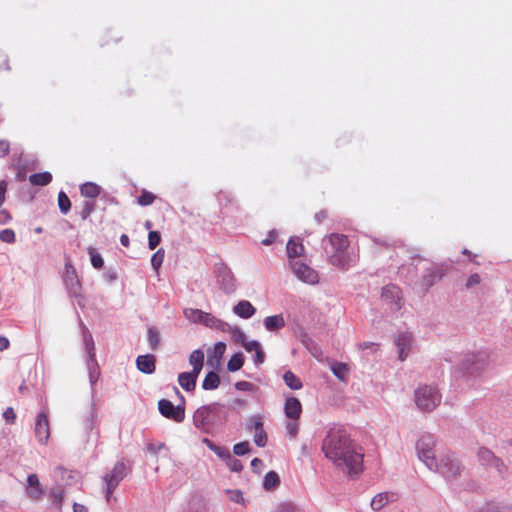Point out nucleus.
<instances>
[{"label": "nucleus", "instance_id": "obj_22", "mask_svg": "<svg viewBox=\"0 0 512 512\" xmlns=\"http://www.w3.org/2000/svg\"><path fill=\"white\" fill-rule=\"evenodd\" d=\"M86 365L89 374V381L91 386H94L100 376V367L98 365L96 355L87 356Z\"/></svg>", "mask_w": 512, "mask_h": 512}, {"label": "nucleus", "instance_id": "obj_4", "mask_svg": "<svg viewBox=\"0 0 512 512\" xmlns=\"http://www.w3.org/2000/svg\"><path fill=\"white\" fill-rule=\"evenodd\" d=\"M489 363V354L486 351L467 353L463 356L459 370L466 379L479 377Z\"/></svg>", "mask_w": 512, "mask_h": 512}, {"label": "nucleus", "instance_id": "obj_34", "mask_svg": "<svg viewBox=\"0 0 512 512\" xmlns=\"http://www.w3.org/2000/svg\"><path fill=\"white\" fill-rule=\"evenodd\" d=\"M280 484L279 475L275 471H269L266 473L263 479V487L265 490H273Z\"/></svg>", "mask_w": 512, "mask_h": 512}, {"label": "nucleus", "instance_id": "obj_2", "mask_svg": "<svg viewBox=\"0 0 512 512\" xmlns=\"http://www.w3.org/2000/svg\"><path fill=\"white\" fill-rule=\"evenodd\" d=\"M228 414L225 406L213 402L199 407L193 414L194 426L204 433H210L215 427L227 421Z\"/></svg>", "mask_w": 512, "mask_h": 512}, {"label": "nucleus", "instance_id": "obj_1", "mask_svg": "<svg viewBox=\"0 0 512 512\" xmlns=\"http://www.w3.org/2000/svg\"><path fill=\"white\" fill-rule=\"evenodd\" d=\"M325 457L349 478H355L363 470V453L343 427H332L327 431L321 447Z\"/></svg>", "mask_w": 512, "mask_h": 512}, {"label": "nucleus", "instance_id": "obj_21", "mask_svg": "<svg viewBox=\"0 0 512 512\" xmlns=\"http://www.w3.org/2000/svg\"><path fill=\"white\" fill-rule=\"evenodd\" d=\"M27 484H28V488H27L28 496L33 500L39 499L42 494V489L40 487V482H39L38 476L36 474L28 475Z\"/></svg>", "mask_w": 512, "mask_h": 512}, {"label": "nucleus", "instance_id": "obj_57", "mask_svg": "<svg viewBox=\"0 0 512 512\" xmlns=\"http://www.w3.org/2000/svg\"><path fill=\"white\" fill-rule=\"evenodd\" d=\"M486 512H512V507L502 504H491Z\"/></svg>", "mask_w": 512, "mask_h": 512}, {"label": "nucleus", "instance_id": "obj_55", "mask_svg": "<svg viewBox=\"0 0 512 512\" xmlns=\"http://www.w3.org/2000/svg\"><path fill=\"white\" fill-rule=\"evenodd\" d=\"M225 461L231 471H233V472H241L242 471L243 465H242L241 461L238 460L237 458H234L231 454H230V458H227Z\"/></svg>", "mask_w": 512, "mask_h": 512}, {"label": "nucleus", "instance_id": "obj_3", "mask_svg": "<svg viewBox=\"0 0 512 512\" xmlns=\"http://www.w3.org/2000/svg\"><path fill=\"white\" fill-rule=\"evenodd\" d=\"M328 246H325V252L329 257V262L338 268L347 269L351 264V258L347 253L349 240L343 234L332 233L328 236Z\"/></svg>", "mask_w": 512, "mask_h": 512}, {"label": "nucleus", "instance_id": "obj_23", "mask_svg": "<svg viewBox=\"0 0 512 512\" xmlns=\"http://www.w3.org/2000/svg\"><path fill=\"white\" fill-rule=\"evenodd\" d=\"M394 494L389 492H381L375 495L371 500V508L374 511L381 510L390 501H393Z\"/></svg>", "mask_w": 512, "mask_h": 512}, {"label": "nucleus", "instance_id": "obj_6", "mask_svg": "<svg viewBox=\"0 0 512 512\" xmlns=\"http://www.w3.org/2000/svg\"><path fill=\"white\" fill-rule=\"evenodd\" d=\"M429 470L440 473L447 480H455L460 476L462 466L455 458L454 454L448 452L439 456V459L437 460V469Z\"/></svg>", "mask_w": 512, "mask_h": 512}, {"label": "nucleus", "instance_id": "obj_41", "mask_svg": "<svg viewBox=\"0 0 512 512\" xmlns=\"http://www.w3.org/2000/svg\"><path fill=\"white\" fill-rule=\"evenodd\" d=\"M56 474L60 477L62 481H65L66 484L71 485L73 482H76L77 473L73 471H69L63 467H57L55 470Z\"/></svg>", "mask_w": 512, "mask_h": 512}, {"label": "nucleus", "instance_id": "obj_5", "mask_svg": "<svg viewBox=\"0 0 512 512\" xmlns=\"http://www.w3.org/2000/svg\"><path fill=\"white\" fill-rule=\"evenodd\" d=\"M435 446V440L430 434L422 435L416 442L417 456L428 469H437Z\"/></svg>", "mask_w": 512, "mask_h": 512}, {"label": "nucleus", "instance_id": "obj_26", "mask_svg": "<svg viewBox=\"0 0 512 512\" xmlns=\"http://www.w3.org/2000/svg\"><path fill=\"white\" fill-rule=\"evenodd\" d=\"M147 340L151 350H158L161 343V335L159 330L155 326H149L147 328Z\"/></svg>", "mask_w": 512, "mask_h": 512}, {"label": "nucleus", "instance_id": "obj_8", "mask_svg": "<svg viewBox=\"0 0 512 512\" xmlns=\"http://www.w3.org/2000/svg\"><path fill=\"white\" fill-rule=\"evenodd\" d=\"M127 475V467L123 461H118L111 472L106 473L103 476V481L105 483V498L107 503L110 502V499L113 495L114 490L120 484V482Z\"/></svg>", "mask_w": 512, "mask_h": 512}, {"label": "nucleus", "instance_id": "obj_15", "mask_svg": "<svg viewBox=\"0 0 512 512\" xmlns=\"http://www.w3.org/2000/svg\"><path fill=\"white\" fill-rule=\"evenodd\" d=\"M477 457L483 466L494 468L499 473H501L505 467L503 461L486 447H480L478 449Z\"/></svg>", "mask_w": 512, "mask_h": 512}, {"label": "nucleus", "instance_id": "obj_64", "mask_svg": "<svg viewBox=\"0 0 512 512\" xmlns=\"http://www.w3.org/2000/svg\"><path fill=\"white\" fill-rule=\"evenodd\" d=\"M295 506H293L291 503H283L276 509L275 512H294Z\"/></svg>", "mask_w": 512, "mask_h": 512}, {"label": "nucleus", "instance_id": "obj_47", "mask_svg": "<svg viewBox=\"0 0 512 512\" xmlns=\"http://www.w3.org/2000/svg\"><path fill=\"white\" fill-rule=\"evenodd\" d=\"M189 363L193 366L204 365V353L200 349L194 350L189 356Z\"/></svg>", "mask_w": 512, "mask_h": 512}, {"label": "nucleus", "instance_id": "obj_14", "mask_svg": "<svg viewBox=\"0 0 512 512\" xmlns=\"http://www.w3.org/2000/svg\"><path fill=\"white\" fill-rule=\"evenodd\" d=\"M63 281L70 297H81V282L77 276L76 269L70 262L65 264Z\"/></svg>", "mask_w": 512, "mask_h": 512}, {"label": "nucleus", "instance_id": "obj_40", "mask_svg": "<svg viewBox=\"0 0 512 512\" xmlns=\"http://www.w3.org/2000/svg\"><path fill=\"white\" fill-rule=\"evenodd\" d=\"M225 350H226V344L224 342H217L215 345H214V351H213V354H214V358H215V364L212 362V359L211 357L209 356L208 357V360H207V364L208 365H211L212 367L218 365L220 363V360L222 359L224 353H225Z\"/></svg>", "mask_w": 512, "mask_h": 512}, {"label": "nucleus", "instance_id": "obj_39", "mask_svg": "<svg viewBox=\"0 0 512 512\" xmlns=\"http://www.w3.org/2000/svg\"><path fill=\"white\" fill-rule=\"evenodd\" d=\"M244 364V355L241 352L235 353L231 356L227 363V369L230 372H236L242 368Z\"/></svg>", "mask_w": 512, "mask_h": 512}, {"label": "nucleus", "instance_id": "obj_20", "mask_svg": "<svg viewBox=\"0 0 512 512\" xmlns=\"http://www.w3.org/2000/svg\"><path fill=\"white\" fill-rule=\"evenodd\" d=\"M233 312L243 319H249L256 313V308L248 300H241L233 307Z\"/></svg>", "mask_w": 512, "mask_h": 512}, {"label": "nucleus", "instance_id": "obj_43", "mask_svg": "<svg viewBox=\"0 0 512 512\" xmlns=\"http://www.w3.org/2000/svg\"><path fill=\"white\" fill-rule=\"evenodd\" d=\"M87 252L90 256L91 264L95 269H102L104 266V260L100 253L93 247H89Z\"/></svg>", "mask_w": 512, "mask_h": 512}, {"label": "nucleus", "instance_id": "obj_33", "mask_svg": "<svg viewBox=\"0 0 512 512\" xmlns=\"http://www.w3.org/2000/svg\"><path fill=\"white\" fill-rule=\"evenodd\" d=\"M183 313L185 318L189 321L204 324V316H206V312L200 309L186 308Z\"/></svg>", "mask_w": 512, "mask_h": 512}, {"label": "nucleus", "instance_id": "obj_25", "mask_svg": "<svg viewBox=\"0 0 512 512\" xmlns=\"http://www.w3.org/2000/svg\"><path fill=\"white\" fill-rule=\"evenodd\" d=\"M264 326L268 331H277L285 326V320L281 314L268 316L264 319Z\"/></svg>", "mask_w": 512, "mask_h": 512}, {"label": "nucleus", "instance_id": "obj_17", "mask_svg": "<svg viewBox=\"0 0 512 512\" xmlns=\"http://www.w3.org/2000/svg\"><path fill=\"white\" fill-rule=\"evenodd\" d=\"M412 341L413 338L411 333L401 332L397 335L395 339V345L398 350L399 360L404 361L408 357L411 350Z\"/></svg>", "mask_w": 512, "mask_h": 512}, {"label": "nucleus", "instance_id": "obj_52", "mask_svg": "<svg viewBox=\"0 0 512 512\" xmlns=\"http://www.w3.org/2000/svg\"><path fill=\"white\" fill-rule=\"evenodd\" d=\"M161 241V235L158 231H149L148 234V247L150 250H154Z\"/></svg>", "mask_w": 512, "mask_h": 512}, {"label": "nucleus", "instance_id": "obj_12", "mask_svg": "<svg viewBox=\"0 0 512 512\" xmlns=\"http://www.w3.org/2000/svg\"><path fill=\"white\" fill-rule=\"evenodd\" d=\"M290 267L293 274L302 282L314 285L319 282V275L316 270L300 260H290Z\"/></svg>", "mask_w": 512, "mask_h": 512}, {"label": "nucleus", "instance_id": "obj_27", "mask_svg": "<svg viewBox=\"0 0 512 512\" xmlns=\"http://www.w3.org/2000/svg\"><path fill=\"white\" fill-rule=\"evenodd\" d=\"M52 181V174L48 171L34 173L29 176V182L35 186H46Z\"/></svg>", "mask_w": 512, "mask_h": 512}, {"label": "nucleus", "instance_id": "obj_10", "mask_svg": "<svg viewBox=\"0 0 512 512\" xmlns=\"http://www.w3.org/2000/svg\"><path fill=\"white\" fill-rule=\"evenodd\" d=\"M215 274L220 288L226 294H231L236 290V279L231 269L224 263L215 264Z\"/></svg>", "mask_w": 512, "mask_h": 512}, {"label": "nucleus", "instance_id": "obj_51", "mask_svg": "<svg viewBox=\"0 0 512 512\" xmlns=\"http://www.w3.org/2000/svg\"><path fill=\"white\" fill-rule=\"evenodd\" d=\"M250 443L248 441L239 442L234 445L233 453L237 456H243L250 452Z\"/></svg>", "mask_w": 512, "mask_h": 512}, {"label": "nucleus", "instance_id": "obj_36", "mask_svg": "<svg viewBox=\"0 0 512 512\" xmlns=\"http://www.w3.org/2000/svg\"><path fill=\"white\" fill-rule=\"evenodd\" d=\"M331 371L335 377L341 381H345L349 372V368L345 363L333 362L330 365Z\"/></svg>", "mask_w": 512, "mask_h": 512}, {"label": "nucleus", "instance_id": "obj_18", "mask_svg": "<svg viewBox=\"0 0 512 512\" xmlns=\"http://www.w3.org/2000/svg\"><path fill=\"white\" fill-rule=\"evenodd\" d=\"M284 412L287 418L291 420L299 419L302 413V405L299 399L294 396H289L285 400Z\"/></svg>", "mask_w": 512, "mask_h": 512}, {"label": "nucleus", "instance_id": "obj_53", "mask_svg": "<svg viewBox=\"0 0 512 512\" xmlns=\"http://www.w3.org/2000/svg\"><path fill=\"white\" fill-rule=\"evenodd\" d=\"M96 204L94 201H85L81 211L82 220H86L94 212Z\"/></svg>", "mask_w": 512, "mask_h": 512}, {"label": "nucleus", "instance_id": "obj_24", "mask_svg": "<svg viewBox=\"0 0 512 512\" xmlns=\"http://www.w3.org/2000/svg\"><path fill=\"white\" fill-rule=\"evenodd\" d=\"M203 325H205L209 328L220 330L222 332H227L228 329L230 328V325L227 322H225L221 319H218L211 313H206V316H204V324Z\"/></svg>", "mask_w": 512, "mask_h": 512}, {"label": "nucleus", "instance_id": "obj_45", "mask_svg": "<svg viewBox=\"0 0 512 512\" xmlns=\"http://www.w3.org/2000/svg\"><path fill=\"white\" fill-rule=\"evenodd\" d=\"M226 495L228 496V499L231 502H235L241 505H245V499L243 497V493L239 489H227L225 490Z\"/></svg>", "mask_w": 512, "mask_h": 512}, {"label": "nucleus", "instance_id": "obj_59", "mask_svg": "<svg viewBox=\"0 0 512 512\" xmlns=\"http://www.w3.org/2000/svg\"><path fill=\"white\" fill-rule=\"evenodd\" d=\"M254 352H255V355H254V358H253L254 364L256 366H259V365L263 364L264 361H265V352L263 351L262 346L257 348Z\"/></svg>", "mask_w": 512, "mask_h": 512}, {"label": "nucleus", "instance_id": "obj_50", "mask_svg": "<svg viewBox=\"0 0 512 512\" xmlns=\"http://www.w3.org/2000/svg\"><path fill=\"white\" fill-rule=\"evenodd\" d=\"M165 252L163 249L157 250L151 257V265L156 271L161 267L164 261Z\"/></svg>", "mask_w": 512, "mask_h": 512}, {"label": "nucleus", "instance_id": "obj_29", "mask_svg": "<svg viewBox=\"0 0 512 512\" xmlns=\"http://www.w3.org/2000/svg\"><path fill=\"white\" fill-rule=\"evenodd\" d=\"M196 382L197 380H195L188 372H182L178 375L179 385L187 392L195 390Z\"/></svg>", "mask_w": 512, "mask_h": 512}, {"label": "nucleus", "instance_id": "obj_46", "mask_svg": "<svg viewBox=\"0 0 512 512\" xmlns=\"http://www.w3.org/2000/svg\"><path fill=\"white\" fill-rule=\"evenodd\" d=\"M399 289L394 285H388L382 288L381 296L385 300L393 301L398 298Z\"/></svg>", "mask_w": 512, "mask_h": 512}, {"label": "nucleus", "instance_id": "obj_31", "mask_svg": "<svg viewBox=\"0 0 512 512\" xmlns=\"http://www.w3.org/2000/svg\"><path fill=\"white\" fill-rule=\"evenodd\" d=\"M287 255L291 260H297L296 258L302 255L304 247L301 243L290 239L286 245Z\"/></svg>", "mask_w": 512, "mask_h": 512}, {"label": "nucleus", "instance_id": "obj_42", "mask_svg": "<svg viewBox=\"0 0 512 512\" xmlns=\"http://www.w3.org/2000/svg\"><path fill=\"white\" fill-rule=\"evenodd\" d=\"M64 489L61 486H57L52 488L49 493V497L53 504H55L59 509H61L62 502L64 500Z\"/></svg>", "mask_w": 512, "mask_h": 512}, {"label": "nucleus", "instance_id": "obj_7", "mask_svg": "<svg viewBox=\"0 0 512 512\" xmlns=\"http://www.w3.org/2000/svg\"><path fill=\"white\" fill-rule=\"evenodd\" d=\"M441 396L435 387L424 385L415 391V402L419 409L430 412L440 403Z\"/></svg>", "mask_w": 512, "mask_h": 512}, {"label": "nucleus", "instance_id": "obj_9", "mask_svg": "<svg viewBox=\"0 0 512 512\" xmlns=\"http://www.w3.org/2000/svg\"><path fill=\"white\" fill-rule=\"evenodd\" d=\"M449 267V265L444 263H435L427 267L419 280L422 290L427 292L433 285L441 281L447 274Z\"/></svg>", "mask_w": 512, "mask_h": 512}, {"label": "nucleus", "instance_id": "obj_32", "mask_svg": "<svg viewBox=\"0 0 512 512\" xmlns=\"http://www.w3.org/2000/svg\"><path fill=\"white\" fill-rule=\"evenodd\" d=\"M82 326V333H83V342L85 346V350L87 353V356L96 355L95 354V344L92 337V334L89 332V330L84 326L83 323H81Z\"/></svg>", "mask_w": 512, "mask_h": 512}, {"label": "nucleus", "instance_id": "obj_38", "mask_svg": "<svg viewBox=\"0 0 512 512\" xmlns=\"http://www.w3.org/2000/svg\"><path fill=\"white\" fill-rule=\"evenodd\" d=\"M370 239H371V241L374 244L382 246V247H384L386 249H388V248H395L397 246H401L402 245L401 241L394 240V239L389 238V237L371 236Z\"/></svg>", "mask_w": 512, "mask_h": 512}, {"label": "nucleus", "instance_id": "obj_63", "mask_svg": "<svg viewBox=\"0 0 512 512\" xmlns=\"http://www.w3.org/2000/svg\"><path fill=\"white\" fill-rule=\"evenodd\" d=\"M480 281H481L480 276L477 273H474V274L470 275L469 278L467 279L466 287L471 288V287L479 284Z\"/></svg>", "mask_w": 512, "mask_h": 512}, {"label": "nucleus", "instance_id": "obj_58", "mask_svg": "<svg viewBox=\"0 0 512 512\" xmlns=\"http://www.w3.org/2000/svg\"><path fill=\"white\" fill-rule=\"evenodd\" d=\"M235 388L239 391H254L255 385L248 381H238L235 383Z\"/></svg>", "mask_w": 512, "mask_h": 512}, {"label": "nucleus", "instance_id": "obj_62", "mask_svg": "<svg viewBox=\"0 0 512 512\" xmlns=\"http://www.w3.org/2000/svg\"><path fill=\"white\" fill-rule=\"evenodd\" d=\"M3 417H4V419L6 420L7 423H14V421L16 419V414H15L13 408L12 407H8L4 411Z\"/></svg>", "mask_w": 512, "mask_h": 512}, {"label": "nucleus", "instance_id": "obj_56", "mask_svg": "<svg viewBox=\"0 0 512 512\" xmlns=\"http://www.w3.org/2000/svg\"><path fill=\"white\" fill-rule=\"evenodd\" d=\"M219 458L226 460L230 458V450L225 446L216 445L214 450H212Z\"/></svg>", "mask_w": 512, "mask_h": 512}, {"label": "nucleus", "instance_id": "obj_30", "mask_svg": "<svg viewBox=\"0 0 512 512\" xmlns=\"http://www.w3.org/2000/svg\"><path fill=\"white\" fill-rule=\"evenodd\" d=\"M80 192L82 196L94 199L99 196L101 188L93 182H86L81 185Z\"/></svg>", "mask_w": 512, "mask_h": 512}, {"label": "nucleus", "instance_id": "obj_54", "mask_svg": "<svg viewBox=\"0 0 512 512\" xmlns=\"http://www.w3.org/2000/svg\"><path fill=\"white\" fill-rule=\"evenodd\" d=\"M0 240L5 243L12 244L16 241V235L12 229H4L0 231Z\"/></svg>", "mask_w": 512, "mask_h": 512}, {"label": "nucleus", "instance_id": "obj_16", "mask_svg": "<svg viewBox=\"0 0 512 512\" xmlns=\"http://www.w3.org/2000/svg\"><path fill=\"white\" fill-rule=\"evenodd\" d=\"M35 436L41 444H46L50 436L48 415L45 411L38 413L35 421Z\"/></svg>", "mask_w": 512, "mask_h": 512}, {"label": "nucleus", "instance_id": "obj_44", "mask_svg": "<svg viewBox=\"0 0 512 512\" xmlns=\"http://www.w3.org/2000/svg\"><path fill=\"white\" fill-rule=\"evenodd\" d=\"M58 206L62 214H67L71 209V201L65 192L60 191L58 194Z\"/></svg>", "mask_w": 512, "mask_h": 512}, {"label": "nucleus", "instance_id": "obj_60", "mask_svg": "<svg viewBox=\"0 0 512 512\" xmlns=\"http://www.w3.org/2000/svg\"><path fill=\"white\" fill-rule=\"evenodd\" d=\"M242 346L247 352H252L259 348L261 344L257 340H246Z\"/></svg>", "mask_w": 512, "mask_h": 512}, {"label": "nucleus", "instance_id": "obj_19", "mask_svg": "<svg viewBox=\"0 0 512 512\" xmlns=\"http://www.w3.org/2000/svg\"><path fill=\"white\" fill-rule=\"evenodd\" d=\"M136 367L144 374H152L156 369V357L153 354L139 355L136 358Z\"/></svg>", "mask_w": 512, "mask_h": 512}, {"label": "nucleus", "instance_id": "obj_49", "mask_svg": "<svg viewBox=\"0 0 512 512\" xmlns=\"http://www.w3.org/2000/svg\"><path fill=\"white\" fill-rule=\"evenodd\" d=\"M227 332L232 333L234 340L240 345H243L247 340L246 334L237 326H230Z\"/></svg>", "mask_w": 512, "mask_h": 512}, {"label": "nucleus", "instance_id": "obj_37", "mask_svg": "<svg viewBox=\"0 0 512 512\" xmlns=\"http://www.w3.org/2000/svg\"><path fill=\"white\" fill-rule=\"evenodd\" d=\"M94 404H91L90 408L83 415V425L87 434H90L94 429V420H95V409Z\"/></svg>", "mask_w": 512, "mask_h": 512}, {"label": "nucleus", "instance_id": "obj_11", "mask_svg": "<svg viewBox=\"0 0 512 512\" xmlns=\"http://www.w3.org/2000/svg\"><path fill=\"white\" fill-rule=\"evenodd\" d=\"M246 430L248 432L254 431L253 440L256 446L262 448L267 445L268 436L264 429V423L261 415L257 414L250 416L246 422Z\"/></svg>", "mask_w": 512, "mask_h": 512}, {"label": "nucleus", "instance_id": "obj_48", "mask_svg": "<svg viewBox=\"0 0 512 512\" xmlns=\"http://www.w3.org/2000/svg\"><path fill=\"white\" fill-rule=\"evenodd\" d=\"M155 200V195L147 190H143L141 195L137 198V203L140 206L151 205Z\"/></svg>", "mask_w": 512, "mask_h": 512}, {"label": "nucleus", "instance_id": "obj_13", "mask_svg": "<svg viewBox=\"0 0 512 512\" xmlns=\"http://www.w3.org/2000/svg\"><path fill=\"white\" fill-rule=\"evenodd\" d=\"M158 410L163 417L171 419L177 423H181L185 419L184 404L174 405L167 399H161L158 401Z\"/></svg>", "mask_w": 512, "mask_h": 512}, {"label": "nucleus", "instance_id": "obj_61", "mask_svg": "<svg viewBox=\"0 0 512 512\" xmlns=\"http://www.w3.org/2000/svg\"><path fill=\"white\" fill-rule=\"evenodd\" d=\"M104 279L108 283H113L117 280V273L114 269H107L103 274Z\"/></svg>", "mask_w": 512, "mask_h": 512}, {"label": "nucleus", "instance_id": "obj_35", "mask_svg": "<svg viewBox=\"0 0 512 512\" xmlns=\"http://www.w3.org/2000/svg\"><path fill=\"white\" fill-rule=\"evenodd\" d=\"M284 383L292 390H299L302 388V382L292 371L287 370L283 375Z\"/></svg>", "mask_w": 512, "mask_h": 512}, {"label": "nucleus", "instance_id": "obj_28", "mask_svg": "<svg viewBox=\"0 0 512 512\" xmlns=\"http://www.w3.org/2000/svg\"><path fill=\"white\" fill-rule=\"evenodd\" d=\"M219 385L220 377L215 371H209L202 382V388L204 390H215Z\"/></svg>", "mask_w": 512, "mask_h": 512}]
</instances>
